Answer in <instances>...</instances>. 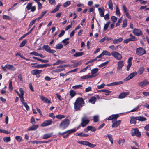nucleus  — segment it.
Masks as SVG:
<instances>
[{
    "label": "nucleus",
    "instance_id": "obj_55",
    "mask_svg": "<svg viewBox=\"0 0 149 149\" xmlns=\"http://www.w3.org/2000/svg\"><path fill=\"white\" fill-rule=\"evenodd\" d=\"M111 19L113 23H115L117 20V18L114 16H112L111 17Z\"/></svg>",
    "mask_w": 149,
    "mask_h": 149
},
{
    "label": "nucleus",
    "instance_id": "obj_50",
    "mask_svg": "<svg viewBox=\"0 0 149 149\" xmlns=\"http://www.w3.org/2000/svg\"><path fill=\"white\" fill-rule=\"evenodd\" d=\"M55 117L56 118L60 119H63L65 117V116L64 115L60 114L56 115Z\"/></svg>",
    "mask_w": 149,
    "mask_h": 149
},
{
    "label": "nucleus",
    "instance_id": "obj_13",
    "mask_svg": "<svg viewBox=\"0 0 149 149\" xmlns=\"http://www.w3.org/2000/svg\"><path fill=\"white\" fill-rule=\"evenodd\" d=\"M52 123V120H46L41 125L42 127H45L50 125Z\"/></svg>",
    "mask_w": 149,
    "mask_h": 149
},
{
    "label": "nucleus",
    "instance_id": "obj_49",
    "mask_svg": "<svg viewBox=\"0 0 149 149\" xmlns=\"http://www.w3.org/2000/svg\"><path fill=\"white\" fill-rule=\"evenodd\" d=\"M27 42V41L26 40H23L21 43L19 47H22L24 46L26 44Z\"/></svg>",
    "mask_w": 149,
    "mask_h": 149
},
{
    "label": "nucleus",
    "instance_id": "obj_1",
    "mask_svg": "<svg viewBox=\"0 0 149 149\" xmlns=\"http://www.w3.org/2000/svg\"><path fill=\"white\" fill-rule=\"evenodd\" d=\"M84 100L81 97L77 98L74 103V108L76 111H79L84 104Z\"/></svg>",
    "mask_w": 149,
    "mask_h": 149
},
{
    "label": "nucleus",
    "instance_id": "obj_9",
    "mask_svg": "<svg viewBox=\"0 0 149 149\" xmlns=\"http://www.w3.org/2000/svg\"><path fill=\"white\" fill-rule=\"evenodd\" d=\"M134 35L136 36H139L142 35V31L141 30L136 28H134L132 31Z\"/></svg>",
    "mask_w": 149,
    "mask_h": 149
},
{
    "label": "nucleus",
    "instance_id": "obj_56",
    "mask_svg": "<svg viewBox=\"0 0 149 149\" xmlns=\"http://www.w3.org/2000/svg\"><path fill=\"white\" fill-rule=\"evenodd\" d=\"M2 17L5 20H10L11 19V17L9 16L6 15H3Z\"/></svg>",
    "mask_w": 149,
    "mask_h": 149
},
{
    "label": "nucleus",
    "instance_id": "obj_5",
    "mask_svg": "<svg viewBox=\"0 0 149 149\" xmlns=\"http://www.w3.org/2000/svg\"><path fill=\"white\" fill-rule=\"evenodd\" d=\"M136 40L137 39H136L135 37L132 34H130V38L124 40L123 42L125 43H127L130 41H133Z\"/></svg>",
    "mask_w": 149,
    "mask_h": 149
},
{
    "label": "nucleus",
    "instance_id": "obj_61",
    "mask_svg": "<svg viewBox=\"0 0 149 149\" xmlns=\"http://www.w3.org/2000/svg\"><path fill=\"white\" fill-rule=\"evenodd\" d=\"M0 132L6 134H9L10 133V132L8 131L5 130H2L1 129H0Z\"/></svg>",
    "mask_w": 149,
    "mask_h": 149
},
{
    "label": "nucleus",
    "instance_id": "obj_11",
    "mask_svg": "<svg viewBox=\"0 0 149 149\" xmlns=\"http://www.w3.org/2000/svg\"><path fill=\"white\" fill-rule=\"evenodd\" d=\"M137 74L136 72H134L130 74L128 76L124 79V81H127L132 78Z\"/></svg>",
    "mask_w": 149,
    "mask_h": 149
},
{
    "label": "nucleus",
    "instance_id": "obj_38",
    "mask_svg": "<svg viewBox=\"0 0 149 149\" xmlns=\"http://www.w3.org/2000/svg\"><path fill=\"white\" fill-rule=\"evenodd\" d=\"M84 54L83 52H79L76 53L73 56L75 57L80 56Z\"/></svg>",
    "mask_w": 149,
    "mask_h": 149
},
{
    "label": "nucleus",
    "instance_id": "obj_22",
    "mask_svg": "<svg viewBox=\"0 0 149 149\" xmlns=\"http://www.w3.org/2000/svg\"><path fill=\"white\" fill-rule=\"evenodd\" d=\"M96 76V75H88L87 74L86 75L83 76L81 77V79H91L94 77Z\"/></svg>",
    "mask_w": 149,
    "mask_h": 149
},
{
    "label": "nucleus",
    "instance_id": "obj_14",
    "mask_svg": "<svg viewBox=\"0 0 149 149\" xmlns=\"http://www.w3.org/2000/svg\"><path fill=\"white\" fill-rule=\"evenodd\" d=\"M149 84V82H148L146 79L144 80L143 81L138 83V85L141 88H143Z\"/></svg>",
    "mask_w": 149,
    "mask_h": 149
},
{
    "label": "nucleus",
    "instance_id": "obj_37",
    "mask_svg": "<svg viewBox=\"0 0 149 149\" xmlns=\"http://www.w3.org/2000/svg\"><path fill=\"white\" fill-rule=\"evenodd\" d=\"M102 53L103 54V56L104 55L110 56L111 55V53L107 50L103 51Z\"/></svg>",
    "mask_w": 149,
    "mask_h": 149
},
{
    "label": "nucleus",
    "instance_id": "obj_12",
    "mask_svg": "<svg viewBox=\"0 0 149 149\" xmlns=\"http://www.w3.org/2000/svg\"><path fill=\"white\" fill-rule=\"evenodd\" d=\"M89 120L88 118L86 117H84L82 119L81 126L83 127L85 126L89 122Z\"/></svg>",
    "mask_w": 149,
    "mask_h": 149
},
{
    "label": "nucleus",
    "instance_id": "obj_47",
    "mask_svg": "<svg viewBox=\"0 0 149 149\" xmlns=\"http://www.w3.org/2000/svg\"><path fill=\"white\" fill-rule=\"evenodd\" d=\"M70 93L71 98H72L75 95L76 93L74 91L71 90L70 91Z\"/></svg>",
    "mask_w": 149,
    "mask_h": 149
},
{
    "label": "nucleus",
    "instance_id": "obj_4",
    "mask_svg": "<svg viewBox=\"0 0 149 149\" xmlns=\"http://www.w3.org/2000/svg\"><path fill=\"white\" fill-rule=\"evenodd\" d=\"M111 55L116 59L120 60L122 58V55L116 51H113L111 52Z\"/></svg>",
    "mask_w": 149,
    "mask_h": 149
},
{
    "label": "nucleus",
    "instance_id": "obj_41",
    "mask_svg": "<svg viewBox=\"0 0 149 149\" xmlns=\"http://www.w3.org/2000/svg\"><path fill=\"white\" fill-rule=\"evenodd\" d=\"M47 12L46 11L42 12L40 16L36 18V19H37L38 21L40 19L42 18L43 17V16L46 14Z\"/></svg>",
    "mask_w": 149,
    "mask_h": 149
},
{
    "label": "nucleus",
    "instance_id": "obj_64",
    "mask_svg": "<svg viewBox=\"0 0 149 149\" xmlns=\"http://www.w3.org/2000/svg\"><path fill=\"white\" fill-rule=\"evenodd\" d=\"M70 4V2L69 1H68L65 3L63 4V6L64 7H66L68 6Z\"/></svg>",
    "mask_w": 149,
    "mask_h": 149
},
{
    "label": "nucleus",
    "instance_id": "obj_19",
    "mask_svg": "<svg viewBox=\"0 0 149 149\" xmlns=\"http://www.w3.org/2000/svg\"><path fill=\"white\" fill-rule=\"evenodd\" d=\"M118 114L112 115L110 116L108 118L107 120H111L112 121L113 120L116 121L117 119V118L118 116Z\"/></svg>",
    "mask_w": 149,
    "mask_h": 149
},
{
    "label": "nucleus",
    "instance_id": "obj_58",
    "mask_svg": "<svg viewBox=\"0 0 149 149\" xmlns=\"http://www.w3.org/2000/svg\"><path fill=\"white\" fill-rule=\"evenodd\" d=\"M123 82L122 81H119L118 82H113V85L114 86L116 85H120L123 84Z\"/></svg>",
    "mask_w": 149,
    "mask_h": 149
},
{
    "label": "nucleus",
    "instance_id": "obj_35",
    "mask_svg": "<svg viewBox=\"0 0 149 149\" xmlns=\"http://www.w3.org/2000/svg\"><path fill=\"white\" fill-rule=\"evenodd\" d=\"M69 40V38H67L63 40L62 41V42L64 44L65 46H66L69 43V42L68 41Z\"/></svg>",
    "mask_w": 149,
    "mask_h": 149
},
{
    "label": "nucleus",
    "instance_id": "obj_21",
    "mask_svg": "<svg viewBox=\"0 0 149 149\" xmlns=\"http://www.w3.org/2000/svg\"><path fill=\"white\" fill-rule=\"evenodd\" d=\"M132 59V57L129 58L127 61V70L129 71V70L130 68L132 65L131 61Z\"/></svg>",
    "mask_w": 149,
    "mask_h": 149
},
{
    "label": "nucleus",
    "instance_id": "obj_31",
    "mask_svg": "<svg viewBox=\"0 0 149 149\" xmlns=\"http://www.w3.org/2000/svg\"><path fill=\"white\" fill-rule=\"evenodd\" d=\"M105 136L107 137L109 140L111 142V144H113V139L112 138V136L111 135L108 134L105 135Z\"/></svg>",
    "mask_w": 149,
    "mask_h": 149
},
{
    "label": "nucleus",
    "instance_id": "obj_42",
    "mask_svg": "<svg viewBox=\"0 0 149 149\" xmlns=\"http://www.w3.org/2000/svg\"><path fill=\"white\" fill-rule=\"evenodd\" d=\"M98 71V69L97 68H95L92 69L91 71V75H94V74L97 73Z\"/></svg>",
    "mask_w": 149,
    "mask_h": 149
},
{
    "label": "nucleus",
    "instance_id": "obj_62",
    "mask_svg": "<svg viewBox=\"0 0 149 149\" xmlns=\"http://www.w3.org/2000/svg\"><path fill=\"white\" fill-rule=\"evenodd\" d=\"M93 120L95 122H97L99 120V116L96 115L94 116L93 117Z\"/></svg>",
    "mask_w": 149,
    "mask_h": 149
},
{
    "label": "nucleus",
    "instance_id": "obj_23",
    "mask_svg": "<svg viewBox=\"0 0 149 149\" xmlns=\"http://www.w3.org/2000/svg\"><path fill=\"white\" fill-rule=\"evenodd\" d=\"M6 68L12 71H14L16 70V68L12 65L7 64L6 65Z\"/></svg>",
    "mask_w": 149,
    "mask_h": 149
},
{
    "label": "nucleus",
    "instance_id": "obj_3",
    "mask_svg": "<svg viewBox=\"0 0 149 149\" xmlns=\"http://www.w3.org/2000/svg\"><path fill=\"white\" fill-rule=\"evenodd\" d=\"M131 134L133 136H136L138 137L141 136V132L137 128L132 129L131 130Z\"/></svg>",
    "mask_w": 149,
    "mask_h": 149
},
{
    "label": "nucleus",
    "instance_id": "obj_17",
    "mask_svg": "<svg viewBox=\"0 0 149 149\" xmlns=\"http://www.w3.org/2000/svg\"><path fill=\"white\" fill-rule=\"evenodd\" d=\"M40 97L45 103L49 104L51 103H52L50 100H49L48 98L45 97L43 96H40Z\"/></svg>",
    "mask_w": 149,
    "mask_h": 149
},
{
    "label": "nucleus",
    "instance_id": "obj_20",
    "mask_svg": "<svg viewBox=\"0 0 149 149\" xmlns=\"http://www.w3.org/2000/svg\"><path fill=\"white\" fill-rule=\"evenodd\" d=\"M42 70H34L31 71V73L34 75H36L40 74L42 72Z\"/></svg>",
    "mask_w": 149,
    "mask_h": 149
},
{
    "label": "nucleus",
    "instance_id": "obj_57",
    "mask_svg": "<svg viewBox=\"0 0 149 149\" xmlns=\"http://www.w3.org/2000/svg\"><path fill=\"white\" fill-rule=\"evenodd\" d=\"M87 129L88 130H91L92 131H95L96 130V129L94 127H93L91 126H88L87 127Z\"/></svg>",
    "mask_w": 149,
    "mask_h": 149
},
{
    "label": "nucleus",
    "instance_id": "obj_24",
    "mask_svg": "<svg viewBox=\"0 0 149 149\" xmlns=\"http://www.w3.org/2000/svg\"><path fill=\"white\" fill-rule=\"evenodd\" d=\"M104 9L103 8H102V9L101 8H98V10L99 11V14L100 16L102 17L104 16Z\"/></svg>",
    "mask_w": 149,
    "mask_h": 149
},
{
    "label": "nucleus",
    "instance_id": "obj_59",
    "mask_svg": "<svg viewBox=\"0 0 149 149\" xmlns=\"http://www.w3.org/2000/svg\"><path fill=\"white\" fill-rule=\"evenodd\" d=\"M30 143L32 144H42L43 142L41 141H31Z\"/></svg>",
    "mask_w": 149,
    "mask_h": 149
},
{
    "label": "nucleus",
    "instance_id": "obj_39",
    "mask_svg": "<svg viewBox=\"0 0 149 149\" xmlns=\"http://www.w3.org/2000/svg\"><path fill=\"white\" fill-rule=\"evenodd\" d=\"M110 23L111 22L110 21H108L106 23V24H104L103 29L104 30V31H105L107 29Z\"/></svg>",
    "mask_w": 149,
    "mask_h": 149
},
{
    "label": "nucleus",
    "instance_id": "obj_29",
    "mask_svg": "<svg viewBox=\"0 0 149 149\" xmlns=\"http://www.w3.org/2000/svg\"><path fill=\"white\" fill-rule=\"evenodd\" d=\"M123 40V39L121 38H119L118 39H115L113 40V43L114 44H118L121 42Z\"/></svg>",
    "mask_w": 149,
    "mask_h": 149
},
{
    "label": "nucleus",
    "instance_id": "obj_28",
    "mask_svg": "<svg viewBox=\"0 0 149 149\" xmlns=\"http://www.w3.org/2000/svg\"><path fill=\"white\" fill-rule=\"evenodd\" d=\"M32 58L33 59H36L44 63H47L49 62V61L47 60H43L35 57H33Z\"/></svg>",
    "mask_w": 149,
    "mask_h": 149
},
{
    "label": "nucleus",
    "instance_id": "obj_43",
    "mask_svg": "<svg viewBox=\"0 0 149 149\" xmlns=\"http://www.w3.org/2000/svg\"><path fill=\"white\" fill-rule=\"evenodd\" d=\"M127 19H124L123 21L122 27L125 28L127 26Z\"/></svg>",
    "mask_w": 149,
    "mask_h": 149
},
{
    "label": "nucleus",
    "instance_id": "obj_36",
    "mask_svg": "<svg viewBox=\"0 0 149 149\" xmlns=\"http://www.w3.org/2000/svg\"><path fill=\"white\" fill-rule=\"evenodd\" d=\"M109 8L111 10H113V3L112 1V0H109L108 3Z\"/></svg>",
    "mask_w": 149,
    "mask_h": 149
},
{
    "label": "nucleus",
    "instance_id": "obj_7",
    "mask_svg": "<svg viewBox=\"0 0 149 149\" xmlns=\"http://www.w3.org/2000/svg\"><path fill=\"white\" fill-rule=\"evenodd\" d=\"M136 53L138 55L141 56L146 53V51L143 48L139 47L136 49Z\"/></svg>",
    "mask_w": 149,
    "mask_h": 149
},
{
    "label": "nucleus",
    "instance_id": "obj_25",
    "mask_svg": "<svg viewBox=\"0 0 149 149\" xmlns=\"http://www.w3.org/2000/svg\"><path fill=\"white\" fill-rule=\"evenodd\" d=\"M137 117H132L130 118V123L131 124H135L136 123Z\"/></svg>",
    "mask_w": 149,
    "mask_h": 149
},
{
    "label": "nucleus",
    "instance_id": "obj_2",
    "mask_svg": "<svg viewBox=\"0 0 149 149\" xmlns=\"http://www.w3.org/2000/svg\"><path fill=\"white\" fill-rule=\"evenodd\" d=\"M70 124L69 120L68 119H65L60 123L59 128L61 130H64L69 126Z\"/></svg>",
    "mask_w": 149,
    "mask_h": 149
},
{
    "label": "nucleus",
    "instance_id": "obj_15",
    "mask_svg": "<svg viewBox=\"0 0 149 149\" xmlns=\"http://www.w3.org/2000/svg\"><path fill=\"white\" fill-rule=\"evenodd\" d=\"M49 65L48 64H37L36 65H33L32 66V68H42L48 66H49Z\"/></svg>",
    "mask_w": 149,
    "mask_h": 149
},
{
    "label": "nucleus",
    "instance_id": "obj_53",
    "mask_svg": "<svg viewBox=\"0 0 149 149\" xmlns=\"http://www.w3.org/2000/svg\"><path fill=\"white\" fill-rule=\"evenodd\" d=\"M98 92H104L108 94L110 93H111V91L107 89H102L98 91Z\"/></svg>",
    "mask_w": 149,
    "mask_h": 149
},
{
    "label": "nucleus",
    "instance_id": "obj_10",
    "mask_svg": "<svg viewBox=\"0 0 149 149\" xmlns=\"http://www.w3.org/2000/svg\"><path fill=\"white\" fill-rule=\"evenodd\" d=\"M32 3H29L27 5L26 8L29 10L31 9V11L34 12L36 10V7L35 6H32Z\"/></svg>",
    "mask_w": 149,
    "mask_h": 149
},
{
    "label": "nucleus",
    "instance_id": "obj_30",
    "mask_svg": "<svg viewBox=\"0 0 149 149\" xmlns=\"http://www.w3.org/2000/svg\"><path fill=\"white\" fill-rule=\"evenodd\" d=\"M53 133L52 132L49 134H45L43 137L44 139H45L51 137L53 135Z\"/></svg>",
    "mask_w": 149,
    "mask_h": 149
},
{
    "label": "nucleus",
    "instance_id": "obj_32",
    "mask_svg": "<svg viewBox=\"0 0 149 149\" xmlns=\"http://www.w3.org/2000/svg\"><path fill=\"white\" fill-rule=\"evenodd\" d=\"M118 47H120V46L119 45H118L115 47L114 45H111L109 46V48L112 51H115L117 49Z\"/></svg>",
    "mask_w": 149,
    "mask_h": 149
},
{
    "label": "nucleus",
    "instance_id": "obj_40",
    "mask_svg": "<svg viewBox=\"0 0 149 149\" xmlns=\"http://www.w3.org/2000/svg\"><path fill=\"white\" fill-rule=\"evenodd\" d=\"M83 86L82 84H79L73 86L72 88L74 89H76L81 88Z\"/></svg>",
    "mask_w": 149,
    "mask_h": 149
},
{
    "label": "nucleus",
    "instance_id": "obj_51",
    "mask_svg": "<svg viewBox=\"0 0 149 149\" xmlns=\"http://www.w3.org/2000/svg\"><path fill=\"white\" fill-rule=\"evenodd\" d=\"M59 7H60V6L59 5H58L56 6V7L51 12V13H55L57 11H58L59 10Z\"/></svg>",
    "mask_w": 149,
    "mask_h": 149
},
{
    "label": "nucleus",
    "instance_id": "obj_8",
    "mask_svg": "<svg viewBox=\"0 0 149 149\" xmlns=\"http://www.w3.org/2000/svg\"><path fill=\"white\" fill-rule=\"evenodd\" d=\"M124 63L123 61H119L117 63V70L118 72H120L122 71V67L124 66Z\"/></svg>",
    "mask_w": 149,
    "mask_h": 149
},
{
    "label": "nucleus",
    "instance_id": "obj_48",
    "mask_svg": "<svg viewBox=\"0 0 149 149\" xmlns=\"http://www.w3.org/2000/svg\"><path fill=\"white\" fill-rule=\"evenodd\" d=\"M3 140L5 142L7 143L11 141V139L10 137H5L3 138Z\"/></svg>",
    "mask_w": 149,
    "mask_h": 149
},
{
    "label": "nucleus",
    "instance_id": "obj_34",
    "mask_svg": "<svg viewBox=\"0 0 149 149\" xmlns=\"http://www.w3.org/2000/svg\"><path fill=\"white\" fill-rule=\"evenodd\" d=\"M137 120L140 121H144L146 120L145 118L142 116H137Z\"/></svg>",
    "mask_w": 149,
    "mask_h": 149
},
{
    "label": "nucleus",
    "instance_id": "obj_27",
    "mask_svg": "<svg viewBox=\"0 0 149 149\" xmlns=\"http://www.w3.org/2000/svg\"><path fill=\"white\" fill-rule=\"evenodd\" d=\"M125 139L122 138H120L119 139L118 141V144L121 146H123L125 143Z\"/></svg>",
    "mask_w": 149,
    "mask_h": 149
},
{
    "label": "nucleus",
    "instance_id": "obj_18",
    "mask_svg": "<svg viewBox=\"0 0 149 149\" xmlns=\"http://www.w3.org/2000/svg\"><path fill=\"white\" fill-rule=\"evenodd\" d=\"M129 94V92H125L120 93L119 95V98L120 99H123L126 97Z\"/></svg>",
    "mask_w": 149,
    "mask_h": 149
},
{
    "label": "nucleus",
    "instance_id": "obj_16",
    "mask_svg": "<svg viewBox=\"0 0 149 149\" xmlns=\"http://www.w3.org/2000/svg\"><path fill=\"white\" fill-rule=\"evenodd\" d=\"M113 123L112 125V127L113 128L116 127L120 124L121 120H118L117 121L113 120L112 121Z\"/></svg>",
    "mask_w": 149,
    "mask_h": 149
},
{
    "label": "nucleus",
    "instance_id": "obj_54",
    "mask_svg": "<svg viewBox=\"0 0 149 149\" xmlns=\"http://www.w3.org/2000/svg\"><path fill=\"white\" fill-rule=\"evenodd\" d=\"M19 90L20 92V94H19V97L24 96V91L21 88H20Z\"/></svg>",
    "mask_w": 149,
    "mask_h": 149
},
{
    "label": "nucleus",
    "instance_id": "obj_26",
    "mask_svg": "<svg viewBox=\"0 0 149 149\" xmlns=\"http://www.w3.org/2000/svg\"><path fill=\"white\" fill-rule=\"evenodd\" d=\"M96 100L97 99L96 97L95 96H93L89 100L88 102L89 103L94 104L95 103Z\"/></svg>",
    "mask_w": 149,
    "mask_h": 149
},
{
    "label": "nucleus",
    "instance_id": "obj_60",
    "mask_svg": "<svg viewBox=\"0 0 149 149\" xmlns=\"http://www.w3.org/2000/svg\"><path fill=\"white\" fill-rule=\"evenodd\" d=\"M144 69L143 68V67L140 68L138 71V73L140 74H142L144 71Z\"/></svg>",
    "mask_w": 149,
    "mask_h": 149
},
{
    "label": "nucleus",
    "instance_id": "obj_6",
    "mask_svg": "<svg viewBox=\"0 0 149 149\" xmlns=\"http://www.w3.org/2000/svg\"><path fill=\"white\" fill-rule=\"evenodd\" d=\"M43 49L45 50L46 52L50 53L53 54L56 52V51L54 50L51 49L50 47L48 45H45L42 47Z\"/></svg>",
    "mask_w": 149,
    "mask_h": 149
},
{
    "label": "nucleus",
    "instance_id": "obj_45",
    "mask_svg": "<svg viewBox=\"0 0 149 149\" xmlns=\"http://www.w3.org/2000/svg\"><path fill=\"white\" fill-rule=\"evenodd\" d=\"M77 134L78 135V136H80V137H83V136L87 137L88 136V134H86L83 133H77Z\"/></svg>",
    "mask_w": 149,
    "mask_h": 149
},
{
    "label": "nucleus",
    "instance_id": "obj_63",
    "mask_svg": "<svg viewBox=\"0 0 149 149\" xmlns=\"http://www.w3.org/2000/svg\"><path fill=\"white\" fill-rule=\"evenodd\" d=\"M15 139L19 142H20L21 141L22 138L19 136H16L15 137Z\"/></svg>",
    "mask_w": 149,
    "mask_h": 149
},
{
    "label": "nucleus",
    "instance_id": "obj_52",
    "mask_svg": "<svg viewBox=\"0 0 149 149\" xmlns=\"http://www.w3.org/2000/svg\"><path fill=\"white\" fill-rule=\"evenodd\" d=\"M116 14L117 16H120V15L119 10L117 6H116Z\"/></svg>",
    "mask_w": 149,
    "mask_h": 149
},
{
    "label": "nucleus",
    "instance_id": "obj_33",
    "mask_svg": "<svg viewBox=\"0 0 149 149\" xmlns=\"http://www.w3.org/2000/svg\"><path fill=\"white\" fill-rule=\"evenodd\" d=\"M38 127V125H33L29 127L28 129V130H34L36 129Z\"/></svg>",
    "mask_w": 149,
    "mask_h": 149
},
{
    "label": "nucleus",
    "instance_id": "obj_44",
    "mask_svg": "<svg viewBox=\"0 0 149 149\" xmlns=\"http://www.w3.org/2000/svg\"><path fill=\"white\" fill-rule=\"evenodd\" d=\"M63 47V45L60 43H58L56 45L55 48L57 49H58L62 48Z\"/></svg>",
    "mask_w": 149,
    "mask_h": 149
},
{
    "label": "nucleus",
    "instance_id": "obj_46",
    "mask_svg": "<svg viewBox=\"0 0 149 149\" xmlns=\"http://www.w3.org/2000/svg\"><path fill=\"white\" fill-rule=\"evenodd\" d=\"M78 128H75L70 130H68V134H70L71 133H73L75 132L77 130Z\"/></svg>",
    "mask_w": 149,
    "mask_h": 149
}]
</instances>
